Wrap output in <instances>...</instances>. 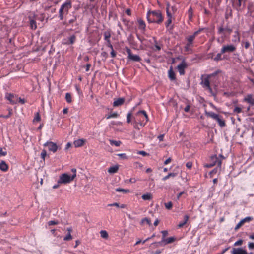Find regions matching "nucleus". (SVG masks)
Segmentation results:
<instances>
[{
    "label": "nucleus",
    "mask_w": 254,
    "mask_h": 254,
    "mask_svg": "<svg viewBox=\"0 0 254 254\" xmlns=\"http://www.w3.org/2000/svg\"><path fill=\"white\" fill-rule=\"evenodd\" d=\"M132 116V111L127 114V122L132 124L135 129L140 130L138 125L144 127L149 121L147 112L143 110H139L135 114V116L133 117L132 121H131Z\"/></svg>",
    "instance_id": "nucleus-1"
},
{
    "label": "nucleus",
    "mask_w": 254,
    "mask_h": 254,
    "mask_svg": "<svg viewBox=\"0 0 254 254\" xmlns=\"http://www.w3.org/2000/svg\"><path fill=\"white\" fill-rule=\"evenodd\" d=\"M146 19L149 23L161 24L163 21V17L160 10H151L149 9L146 14Z\"/></svg>",
    "instance_id": "nucleus-2"
},
{
    "label": "nucleus",
    "mask_w": 254,
    "mask_h": 254,
    "mask_svg": "<svg viewBox=\"0 0 254 254\" xmlns=\"http://www.w3.org/2000/svg\"><path fill=\"white\" fill-rule=\"evenodd\" d=\"M72 7V2L70 0H66L63 3L59 11V18L60 20L64 19V14H67L69 10Z\"/></svg>",
    "instance_id": "nucleus-3"
},
{
    "label": "nucleus",
    "mask_w": 254,
    "mask_h": 254,
    "mask_svg": "<svg viewBox=\"0 0 254 254\" xmlns=\"http://www.w3.org/2000/svg\"><path fill=\"white\" fill-rule=\"evenodd\" d=\"M205 114L207 117H210L217 121L220 127H223L226 126L225 122L223 119L222 116L216 114L213 112H208L206 110H205Z\"/></svg>",
    "instance_id": "nucleus-4"
},
{
    "label": "nucleus",
    "mask_w": 254,
    "mask_h": 254,
    "mask_svg": "<svg viewBox=\"0 0 254 254\" xmlns=\"http://www.w3.org/2000/svg\"><path fill=\"white\" fill-rule=\"evenodd\" d=\"M75 178V174L69 175L67 173H63L60 176L59 179L58 180V184H66L70 183Z\"/></svg>",
    "instance_id": "nucleus-5"
},
{
    "label": "nucleus",
    "mask_w": 254,
    "mask_h": 254,
    "mask_svg": "<svg viewBox=\"0 0 254 254\" xmlns=\"http://www.w3.org/2000/svg\"><path fill=\"white\" fill-rule=\"evenodd\" d=\"M125 50L128 54L127 58L129 60L133 62H140L141 61V58L139 55L132 54L131 50L127 46L125 47Z\"/></svg>",
    "instance_id": "nucleus-6"
},
{
    "label": "nucleus",
    "mask_w": 254,
    "mask_h": 254,
    "mask_svg": "<svg viewBox=\"0 0 254 254\" xmlns=\"http://www.w3.org/2000/svg\"><path fill=\"white\" fill-rule=\"evenodd\" d=\"M219 161H222L217 157V155H213L210 157V162L208 163L205 164L204 165V167L206 168H211L216 165L217 166L219 165Z\"/></svg>",
    "instance_id": "nucleus-7"
},
{
    "label": "nucleus",
    "mask_w": 254,
    "mask_h": 254,
    "mask_svg": "<svg viewBox=\"0 0 254 254\" xmlns=\"http://www.w3.org/2000/svg\"><path fill=\"white\" fill-rule=\"evenodd\" d=\"M221 53L233 52L236 50V47L233 44L224 45L222 46Z\"/></svg>",
    "instance_id": "nucleus-8"
},
{
    "label": "nucleus",
    "mask_w": 254,
    "mask_h": 254,
    "mask_svg": "<svg viewBox=\"0 0 254 254\" xmlns=\"http://www.w3.org/2000/svg\"><path fill=\"white\" fill-rule=\"evenodd\" d=\"M76 40V36L73 34L67 38H64L62 41V44L64 45H70L73 44Z\"/></svg>",
    "instance_id": "nucleus-9"
},
{
    "label": "nucleus",
    "mask_w": 254,
    "mask_h": 254,
    "mask_svg": "<svg viewBox=\"0 0 254 254\" xmlns=\"http://www.w3.org/2000/svg\"><path fill=\"white\" fill-rule=\"evenodd\" d=\"M44 146H47L49 151L54 153L56 152L59 149V146L55 142L52 141H47L44 144Z\"/></svg>",
    "instance_id": "nucleus-10"
},
{
    "label": "nucleus",
    "mask_w": 254,
    "mask_h": 254,
    "mask_svg": "<svg viewBox=\"0 0 254 254\" xmlns=\"http://www.w3.org/2000/svg\"><path fill=\"white\" fill-rule=\"evenodd\" d=\"M36 17V15L34 14L33 15H29L28 18L29 20V24L31 28L32 29L35 30L37 28V23L36 22L35 17Z\"/></svg>",
    "instance_id": "nucleus-11"
},
{
    "label": "nucleus",
    "mask_w": 254,
    "mask_h": 254,
    "mask_svg": "<svg viewBox=\"0 0 254 254\" xmlns=\"http://www.w3.org/2000/svg\"><path fill=\"white\" fill-rule=\"evenodd\" d=\"M188 65L183 60L181 63L177 66V69L181 75H183L185 73V69L187 67Z\"/></svg>",
    "instance_id": "nucleus-12"
},
{
    "label": "nucleus",
    "mask_w": 254,
    "mask_h": 254,
    "mask_svg": "<svg viewBox=\"0 0 254 254\" xmlns=\"http://www.w3.org/2000/svg\"><path fill=\"white\" fill-rule=\"evenodd\" d=\"M253 220V217L247 216L242 219L235 226V230H237L239 229L245 223L250 222Z\"/></svg>",
    "instance_id": "nucleus-13"
},
{
    "label": "nucleus",
    "mask_w": 254,
    "mask_h": 254,
    "mask_svg": "<svg viewBox=\"0 0 254 254\" xmlns=\"http://www.w3.org/2000/svg\"><path fill=\"white\" fill-rule=\"evenodd\" d=\"M137 23L138 24V29L141 30V31L144 33L146 31V23L141 18L137 19Z\"/></svg>",
    "instance_id": "nucleus-14"
},
{
    "label": "nucleus",
    "mask_w": 254,
    "mask_h": 254,
    "mask_svg": "<svg viewBox=\"0 0 254 254\" xmlns=\"http://www.w3.org/2000/svg\"><path fill=\"white\" fill-rule=\"evenodd\" d=\"M221 164L222 161H219V165H218L215 168H214L209 172V175L211 178L213 177L214 175L220 173L221 169Z\"/></svg>",
    "instance_id": "nucleus-15"
},
{
    "label": "nucleus",
    "mask_w": 254,
    "mask_h": 254,
    "mask_svg": "<svg viewBox=\"0 0 254 254\" xmlns=\"http://www.w3.org/2000/svg\"><path fill=\"white\" fill-rule=\"evenodd\" d=\"M113 105L114 107H119L122 105L125 102V98L123 97L114 98Z\"/></svg>",
    "instance_id": "nucleus-16"
},
{
    "label": "nucleus",
    "mask_w": 254,
    "mask_h": 254,
    "mask_svg": "<svg viewBox=\"0 0 254 254\" xmlns=\"http://www.w3.org/2000/svg\"><path fill=\"white\" fill-rule=\"evenodd\" d=\"M244 101L247 102L251 106L254 105V99L252 94H248L243 99Z\"/></svg>",
    "instance_id": "nucleus-17"
},
{
    "label": "nucleus",
    "mask_w": 254,
    "mask_h": 254,
    "mask_svg": "<svg viewBox=\"0 0 254 254\" xmlns=\"http://www.w3.org/2000/svg\"><path fill=\"white\" fill-rule=\"evenodd\" d=\"M168 78L171 81L176 80V74L173 71V67L172 66H170V69L168 70Z\"/></svg>",
    "instance_id": "nucleus-18"
},
{
    "label": "nucleus",
    "mask_w": 254,
    "mask_h": 254,
    "mask_svg": "<svg viewBox=\"0 0 254 254\" xmlns=\"http://www.w3.org/2000/svg\"><path fill=\"white\" fill-rule=\"evenodd\" d=\"M232 254H247V251L242 248H233Z\"/></svg>",
    "instance_id": "nucleus-19"
},
{
    "label": "nucleus",
    "mask_w": 254,
    "mask_h": 254,
    "mask_svg": "<svg viewBox=\"0 0 254 254\" xmlns=\"http://www.w3.org/2000/svg\"><path fill=\"white\" fill-rule=\"evenodd\" d=\"M14 98V95L12 93H6L5 95V98L10 102L12 105L17 103V101L13 99Z\"/></svg>",
    "instance_id": "nucleus-20"
},
{
    "label": "nucleus",
    "mask_w": 254,
    "mask_h": 254,
    "mask_svg": "<svg viewBox=\"0 0 254 254\" xmlns=\"http://www.w3.org/2000/svg\"><path fill=\"white\" fill-rule=\"evenodd\" d=\"M224 31L228 32V34L230 35L232 32V28L228 27L227 26L225 28H223L222 26H221L218 28L217 33L218 34H221Z\"/></svg>",
    "instance_id": "nucleus-21"
},
{
    "label": "nucleus",
    "mask_w": 254,
    "mask_h": 254,
    "mask_svg": "<svg viewBox=\"0 0 254 254\" xmlns=\"http://www.w3.org/2000/svg\"><path fill=\"white\" fill-rule=\"evenodd\" d=\"M9 166L6 162L4 160H2L0 162V170L4 172L8 171Z\"/></svg>",
    "instance_id": "nucleus-22"
},
{
    "label": "nucleus",
    "mask_w": 254,
    "mask_h": 254,
    "mask_svg": "<svg viewBox=\"0 0 254 254\" xmlns=\"http://www.w3.org/2000/svg\"><path fill=\"white\" fill-rule=\"evenodd\" d=\"M240 40V37L238 30L235 31L233 36L232 41L234 43H239Z\"/></svg>",
    "instance_id": "nucleus-23"
},
{
    "label": "nucleus",
    "mask_w": 254,
    "mask_h": 254,
    "mask_svg": "<svg viewBox=\"0 0 254 254\" xmlns=\"http://www.w3.org/2000/svg\"><path fill=\"white\" fill-rule=\"evenodd\" d=\"M122 21L124 22V24L127 27V30L129 31L131 30V25L134 24L133 21L130 22L129 20H127L125 18H123Z\"/></svg>",
    "instance_id": "nucleus-24"
},
{
    "label": "nucleus",
    "mask_w": 254,
    "mask_h": 254,
    "mask_svg": "<svg viewBox=\"0 0 254 254\" xmlns=\"http://www.w3.org/2000/svg\"><path fill=\"white\" fill-rule=\"evenodd\" d=\"M119 166L116 165L114 166H111L108 169V172L110 174H114L118 172L119 170Z\"/></svg>",
    "instance_id": "nucleus-25"
},
{
    "label": "nucleus",
    "mask_w": 254,
    "mask_h": 254,
    "mask_svg": "<svg viewBox=\"0 0 254 254\" xmlns=\"http://www.w3.org/2000/svg\"><path fill=\"white\" fill-rule=\"evenodd\" d=\"M175 240L176 238L175 237H170L167 238H165L163 240L164 246L167 244L173 243Z\"/></svg>",
    "instance_id": "nucleus-26"
},
{
    "label": "nucleus",
    "mask_w": 254,
    "mask_h": 254,
    "mask_svg": "<svg viewBox=\"0 0 254 254\" xmlns=\"http://www.w3.org/2000/svg\"><path fill=\"white\" fill-rule=\"evenodd\" d=\"M85 143V140L83 139H78L74 141V145L76 147H81Z\"/></svg>",
    "instance_id": "nucleus-27"
},
{
    "label": "nucleus",
    "mask_w": 254,
    "mask_h": 254,
    "mask_svg": "<svg viewBox=\"0 0 254 254\" xmlns=\"http://www.w3.org/2000/svg\"><path fill=\"white\" fill-rule=\"evenodd\" d=\"M189 218V215H185L184 216V220L179 222V223L178 225V227L179 228L183 227L187 223Z\"/></svg>",
    "instance_id": "nucleus-28"
},
{
    "label": "nucleus",
    "mask_w": 254,
    "mask_h": 254,
    "mask_svg": "<svg viewBox=\"0 0 254 254\" xmlns=\"http://www.w3.org/2000/svg\"><path fill=\"white\" fill-rule=\"evenodd\" d=\"M195 36L192 34L190 36H189L187 38H186L187 40L188 41V43H187V46H191L193 43V41L195 38Z\"/></svg>",
    "instance_id": "nucleus-29"
},
{
    "label": "nucleus",
    "mask_w": 254,
    "mask_h": 254,
    "mask_svg": "<svg viewBox=\"0 0 254 254\" xmlns=\"http://www.w3.org/2000/svg\"><path fill=\"white\" fill-rule=\"evenodd\" d=\"M172 19H168L165 23L166 27L167 28H168V30L169 31L173 30V28H174L173 25H172L170 27V25L172 23Z\"/></svg>",
    "instance_id": "nucleus-30"
},
{
    "label": "nucleus",
    "mask_w": 254,
    "mask_h": 254,
    "mask_svg": "<svg viewBox=\"0 0 254 254\" xmlns=\"http://www.w3.org/2000/svg\"><path fill=\"white\" fill-rule=\"evenodd\" d=\"M152 198V195L150 193H146L142 195V198L144 200H150Z\"/></svg>",
    "instance_id": "nucleus-31"
},
{
    "label": "nucleus",
    "mask_w": 254,
    "mask_h": 254,
    "mask_svg": "<svg viewBox=\"0 0 254 254\" xmlns=\"http://www.w3.org/2000/svg\"><path fill=\"white\" fill-rule=\"evenodd\" d=\"M119 116V114L117 112H114L113 113H110L108 115H106L105 117L107 119H109L112 118H117Z\"/></svg>",
    "instance_id": "nucleus-32"
},
{
    "label": "nucleus",
    "mask_w": 254,
    "mask_h": 254,
    "mask_svg": "<svg viewBox=\"0 0 254 254\" xmlns=\"http://www.w3.org/2000/svg\"><path fill=\"white\" fill-rule=\"evenodd\" d=\"M177 175L176 173H169L168 174L162 178V180L163 181L168 179L170 177H175Z\"/></svg>",
    "instance_id": "nucleus-33"
},
{
    "label": "nucleus",
    "mask_w": 254,
    "mask_h": 254,
    "mask_svg": "<svg viewBox=\"0 0 254 254\" xmlns=\"http://www.w3.org/2000/svg\"><path fill=\"white\" fill-rule=\"evenodd\" d=\"M110 144L111 145H115L117 147L120 146L122 144V142L120 140H109Z\"/></svg>",
    "instance_id": "nucleus-34"
},
{
    "label": "nucleus",
    "mask_w": 254,
    "mask_h": 254,
    "mask_svg": "<svg viewBox=\"0 0 254 254\" xmlns=\"http://www.w3.org/2000/svg\"><path fill=\"white\" fill-rule=\"evenodd\" d=\"M210 78L209 77H208V76L207 75L206 77L205 78L204 81H202L201 82V84H203L204 86L205 87H207L210 86Z\"/></svg>",
    "instance_id": "nucleus-35"
},
{
    "label": "nucleus",
    "mask_w": 254,
    "mask_h": 254,
    "mask_svg": "<svg viewBox=\"0 0 254 254\" xmlns=\"http://www.w3.org/2000/svg\"><path fill=\"white\" fill-rule=\"evenodd\" d=\"M224 53H221V50H220V53H218L216 56L214 58L213 61L216 62H218L220 61H222V55Z\"/></svg>",
    "instance_id": "nucleus-36"
},
{
    "label": "nucleus",
    "mask_w": 254,
    "mask_h": 254,
    "mask_svg": "<svg viewBox=\"0 0 254 254\" xmlns=\"http://www.w3.org/2000/svg\"><path fill=\"white\" fill-rule=\"evenodd\" d=\"M222 72V71L220 69H217L216 71H215L214 72H213L211 74H207V75L209 77L210 79L212 77H215L218 74L221 73Z\"/></svg>",
    "instance_id": "nucleus-37"
},
{
    "label": "nucleus",
    "mask_w": 254,
    "mask_h": 254,
    "mask_svg": "<svg viewBox=\"0 0 254 254\" xmlns=\"http://www.w3.org/2000/svg\"><path fill=\"white\" fill-rule=\"evenodd\" d=\"M104 40L107 42L110 40L111 32L110 31H106L104 32Z\"/></svg>",
    "instance_id": "nucleus-38"
},
{
    "label": "nucleus",
    "mask_w": 254,
    "mask_h": 254,
    "mask_svg": "<svg viewBox=\"0 0 254 254\" xmlns=\"http://www.w3.org/2000/svg\"><path fill=\"white\" fill-rule=\"evenodd\" d=\"M41 120V118L39 112H37L36 113H35V117L33 120V122L34 123L35 121L40 122Z\"/></svg>",
    "instance_id": "nucleus-39"
},
{
    "label": "nucleus",
    "mask_w": 254,
    "mask_h": 254,
    "mask_svg": "<svg viewBox=\"0 0 254 254\" xmlns=\"http://www.w3.org/2000/svg\"><path fill=\"white\" fill-rule=\"evenodd\" d=\"M66 101L68 103H70L72 102V97L70 93H66L65 94V97Z\"/></svg>",
    "instance_id": "nucleus-40"
},
{
    "label": "nucleus",
    "mask_w": 254,
    "mask_h": 254,
    "mask_svg": "<svg viewBox=\"0 0 254 254\" xmlns=\"http://www.w3.org/2000/svg\"><path fill=\"white\" fill-rule=\"evenodd\" d=\"M116 192H122L124 193L129 192L130 190L128 189H124L120 188H118L115 189Z\"/></svg>",
    "instance_id": "nucleus-41"
},
{
    "label": "nucleus",
    "mask_w": 254,
    "mask_h": 254,
    "mask_svg": "<svg viewBox=\"0 0 254 254\" xmlns=\"http://www.w3.org/2000/svg\"><path fill=\"white\" fill-rule=\"evenodd\" d=\"M152 245H155L156 247H158L159 246H164V242L162 239L159 242H154L151 244Z\"/></svg>",
    "instance_id": "nucleus-42"
},
{
    "label": "nucleus",
    "mask_w": 254,
    "mask_h": 254,
    "mask_svg": "<svg viewBox=\"0 0 254 254\" xmlns=\"http://www.w3.org/2000/svg\"><path fill=\"white\" fill-rule=\"evenodd\" d=\"M189 19L191 20L193 17V9L191 7H190L188 11Z\"/></svg>",
    "instance_id": "nucleus-43"
},
{
    "label": "nucleus",
    "mask_w": 254,
    "mask_h": 254,
    "mask_svg": "<svg viewBox=\"0 0 254 254\" xmlns=\"http://www.w3.org/2000/svg\"><path fill=\"white\" fill-rule=\"evenodd\" d=\"M144 223H146L149 226H150L151 225V222L150 219L148 218H146V217L143 218L141 220L140 223H141V224H143Z\"/></svg>",
    "instance_id": "nucleus-44"
},
{
    "label": "nucleus",
    "mask_w": 254,
    "mask_h": 254,
    "mask_svg": "<svg viewBox=\"0 0 254 254\" xmlns=\"http://www.w3.org/2000/svg\"><path fill=\"white\" fill-rule=\"evenodd\" d=\"M100 234L102 238L104 239H107L108 238V234L105 230H101L100 231Z\"/></svg>",
    "instance_id": "nucleus-45"
},
{
    "label": "nucleus",
    "mask_w": 254,
    "mask_h": 254,
    "mask_svg": "<svg viewBox=\"0 0 254 254\" xmlns=\"http://www.w3.org/2000/svg\"><path fill=\"white\" fill-rule=\"evenodd\" d=\"M35 18L36 20L43 22L45 18V14L44 13H42L39 16L36 15V17Z\"/></svg>",
    "instance_id": "nucleus-46"
},
{
    "label": "nucleus",
    "mask_w": 254,
    "mask_h": 254,
    "mask_svg": "<svg viewBox=\"0 0 254 254\" xmlns=\"http://www.w3.org/2000/svg\"><path fill=\"white\" fill-rule=\"evenodd\" d=\"M209 91V92L211 94L212 96L214 97H216L217 95V93L216 92H214L211 88V87L210 86L206 87Z\"/></svg>",
    "instance_id": "nucleus-47"
},
{
    "label": "nucleus",
    "mask_w": 254,
    "mask_h": 254,
    "mask_svg": "<svg viewBox=\"0 0 254 254\" xmlns=\"http://www.w3.org/2000/svg\"><path fill=\"white\" fill-rule=\"evenodd\" d=\"M117 155L119 156L122 159L127 160L129 158L128 156H127L126 153H120L117 154Z\"/></svg>",
    "instance_id": "nucleus-48"
},
{
    "label": "nucleus",
    "mask_w": 254,
    "mask_h": 254,
    "mask_svg": "<svg viewBox=\"0 0 254 254\" xmlns=\"http://www.w3.org/2000/svg\"><path fill=\"white\" fill-rule=\"evenodd\" d=\"M165 208L168 210H170L173 207V203L171 201H169L167 203H165Z\"/></svg>",
    "instance_id": "nucleus-49"
},
{
    "label": "nucleus",
    "mask_w": 254,
    "mask_h": 254,
    "mask_svg": "<svg viewBox=\"0 0 254 254\" xmlns=\"http://www.w3.org/2000/svg\"><path fill=\"white\" fill-rule=\"evenodd\" d=\"M41 158L44 161L45 160V157L47 156V152L45 149H43L41 153Z\"/></svg>",
    "instance_id": "nucleus-50"
},
{
    "label": "nucleus",
    "mask_w": 254,
    "mask_h": 254,
    "mask_svg": "<svg viewBox=\"0 0 254 254\" xmlns=\"http://www.w3.org/2000/svg\"><path fill=\"white\" fill-rule=\"evenodd\" d=\"M8 113L6 115H4V118H5V119H8V118H10L12 115V109H11L10 108H9L8 109Z\"/></svg>",
    "instance_id": "nucleus-51"
},
{
    "label": "nucleus",
    "mask_w": 254,
    "mask_h": 254,
    "mask_svg": "<svg viewBox=\"0 0 254 254\" xmlns=\"http://www.w3.org/2000/svg\"><path fill=\"white\" fill-rule=\"evenodd\" d=\"M136 36L137 39H138V40L139 41H140V42L141 43H143V42L144 40H145V39L144 37L140 36L139 35V34L137 32H136Z\"/></svg>",
    "instance_id": "nucleus-52"
},
{
    "label": "nucleus",
    "mask_w": 254,
    "mask_h": 254,
    "mask_svg": "<svg viewBox=\"0 0 254 254\" xmlns=\"http://www.w3.org/2000/svg\"><path fill=\"white\" fill-rule=\"evenodd\" d=\"M161 233H162V240L164 239L168 235V231L167 230H163V231H161Z\"/></svg>",
    "instance_id": "nucleus-53"
},
{
    "label": "nucleus",
    "mask_w": 254,
    "mask_h": 254,
    "mask_svg": "<svg viewBox=\"0 0 254 254\" xmlns=\"http://www.w3.org/2000/svg\"><path fill=\"white\" fill-rule=\"evenodd\" d=\"M72 236L70 233H68V234L64 237V241H69L72 239Z\"/></svg>",
    "instance_id": "nucleus-54"
},
{
    "label": "nucleus",
    "mask_w": 254,
    "mask_h": 254,
    "mask_svg": "<svg viewBox=\"0 0 254 254\" xmlns=\"http://www.w3.org/2000/svg\"><path fill=\"white\" fill-rule=\"evenodd\" d=\"M205 28H200L198 30L195 31L193 34L195 37L198 35L201 32L205 29Z\"/></svg>",
    "instance_id": "nucleus-55"
},
{
    "label": "nucleus",
    "mask_w": 254,
    "mask_h": 254,
    "mask_svg": "<svg viewBox=\"0 0 254 254\" xmlns=\"http://www.w3.org/2000/svg\"><path fill=\"white\" fill-rule=\"evenodd\" d=\"M2 148H0V157L1 156H5L7 155V153L6 151H3Z\"/></svg>",
    "instance_id": "nucleus-56"
},
{
    "label": "nucleus",
    "mask_w": 254,
    "mask_h": 254,
    "mask_svg": "<svg viewBox=\"0 0 254 254\" xmlns=\"http://www.w3.org/2000/svg\"><path fill=\"white\" fill-rule=\"evenodd\" d=\"M153 39L154 40V43H155V47L156 48V49L158 51L160 50L161 48L160 46L158 45V42L157 41L156 39V38L155 37H153Z\"/></svg>",
    "instance_id": "nucleus-57"
},
{
    "label": "nucleus",
    "mask_w": 254,
    "mask_h": 254,
    "mask_svg": "<svg viewBox=\"0 0 254 254\" xmlns=\"http://www.w3.org/2000/svg\"><path fill=\"white\" fill-rule=\"evenodd\" d=\"M48 224L49 226L57 225L59 224V222H58V221L51 220L48 222Z\"/></svg>",
    "instance_id": "nucleus-58"
},
{
    "label": "nucleus",
    "mask_w": 254,
    "mask_h": 254,
    "mask_svg": "<svg viewBox=\"0 0 254 254\" xmlns=\"http://www.w3.org/2000/svg\"><path fill=\"white\" fill-rule=\"evenodd\" d=\"M166 15L167 16L168 19H172V15L171 12L169 11V10H168V8H166Z\"/></svg>",
    "instance_id": "nucleus-59"
},
{
    "label": "nucleus",
    "mask_w": 254,
    "mask_h": 254,
    "mask_svg": "<svg viewBox=\"0 0 254 254\" xmlns=\"http://www.w3.org/2000/svg\"><path fill=\"white\" fill-rule=\"evenodd\" d=\"M242 111V108L238 106L235 107L234 109V112L237 113H240Z\"/></svg>",
    "instance_id": "nucleus-60"
},
{
    "label": "nucleus",
    "mask_w": 254,
    "mask_h": 254,
    "mask_svg": "<svg viewBox=\"0 0 254 254\" xmlns=\"http://www.w3.org/2000/svg\"><path fill=\"white\" fill-rule=\"evenodd\" d=\"M138 154L141 155L143 156H146L149 155L146 152L143 150L139 151L137 153Z\"/></svg>",
    "instance_id": "nucleus-61"
},
{
    "label": "nucleus",
    "mask_w": 254,
    "mask_h": 254,
    "mask_svg": "<svg viewBox=\"0 0 254 254\" xmlns=\"http://www.w3.org/2000/svg\"><path fill=\"white\" fill-rule=\"evenodd\" d=\"M238 0V2L237 3V10H239V9L240 8L241 6H242V2H243V0Z\"/></svg>",
    "instance_id": "nucleus-62"
},
{
    "label": "nucleus",
    "mask_w": 254,
    "mask_h": 254,
    "mask_svg": "<svg viewBox=\"0 0 254 254\" xmlns=\"http://www.w3.org/2000/svg\"><path fill=\"white\" fill-rule=\"evenodd\" d=\"M243 240L242 239H239L238 241H237L234 244V246H240L243 243Z\"/></svg>",
    "instance_id": "nucleus-63"
},
{
    "label": "nucleus",
    "mask_w": 254,
    "mask_h": 254,
    "mask_svg": "<svg viewBox=\"0 0 254 254\" xmlns=\"http://www.w3.org/2000/svg\"><path fill=\"white\" fill-rule=\"evenodd\" d=\"M17 100H18V102L21 104H24L26 102V100L24 98H21V97L17 98V100L16 101H17Z\"/></svg>",
    "instance_id": "nucleus-64"
}]
</instances>
